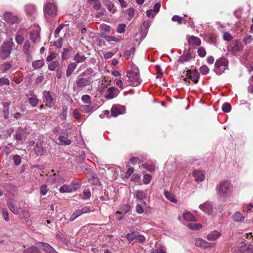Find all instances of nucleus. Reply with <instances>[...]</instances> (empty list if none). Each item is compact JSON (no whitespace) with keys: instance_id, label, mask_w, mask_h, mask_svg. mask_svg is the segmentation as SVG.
Segmentation results:
<instances>
[{"instance_id":"obj_1","label":"nucleus","mask_w":253,"mask_h":253,"mask_svg":"<svg viewBox=\"0 0 253 253\" xmlns=\"http://www.w3.org/2000/svg\"><path fill=\"white\" fill-rule=\"evenodd\" d=\"M216 191L218 197L225 200L232 195L233 191V186L230 181L223 180L216 186Z\"/></svg>"},{"instance_id":"obj_2","label":"nucleus","mask_w":253,"mask_h":253,"mask_svg":"<svg viewBox=\"0 0 253 253\" xmlns=\"http://www.w3.org/2000/svg\"><path fill=\"white\" fill-rule=\"evenodd\" d=\"M14 45L12 39L4 41L0 47V58L2 60L6 59L10 56Z\"/></svg>"},{"instance_id":"obj_3","label":"nucleus","mask_w":253,"mask_h":253,"mask_svg":"<svg viewBox=\"0 0 253 253\" xmlns=\"http://www.w3.org/2000/svg\"><path fill=\"white\" fill-rule=\"evenodd\" d=\"M228 64L229 61L226 58H219L215 62L213 71L216 75H220L228 69Z\"/></svg>"},{"instance_id":"obj_4","label":"nucleus","mask_w":253,"mask_h":253,"mask_svg":"<svg viewBox=\"0 0 253 253\" xmlns=\"http://www.w3.org/2000/svg\"><path fill=\"white\" fill-rule=\"evenodd\" d=\"M44 14L45 16L48 15L51 17H54L57 15V7L54 0H46L43 7Z\"/></svg>"},{"instance_id":"obj_5","label":"nucleus","mask_w":253,"mask_h":253,"mask_svg":"<svg viewBox=\"0 0 253 253\" xmlns=\"http://www.w3.org/2000/svg\"><path fill=\"white\" fill-rule=\"evenodd\" d=\"M126 76L128 78L127 82L130 84V85L136 86L139 85L141 83L138 69H136L134 71H127Z\"/></svg>"},{"instance_id":"obj_6","label":"nucleus","mask_w":253,"mask_h":253,"mask_svg":"<svg viewBox=\"0 0 253 253\" xmlns=\"http://www.w3.org/2000/svg\"><path fill=\"white\" fill-rule=\"evenodd\" d=\"M34 50L33 46L29 40L24 41L22 46V52L25 55L28 62H30L32 59V53Z\"/></svg>"},{"instance_id":"obj_7","label":"nucleus","mask_w":253,"mask_h":253,"mask_svg":"<svg viewBox=\"0 0 253 253\" xmlns=\"http://www.w3.org/2000/svg\"><path fill=\"white\" fill-rule=\"evenodd\" d=\"M42 94L43 101L45 102L46 106L49 108L53 107L56 101L54 94L45 90L42 92Z\"/></svg>"},{"instance_id":"obj_8","label":"nucleus","mask_w":253,"mask_h":253,"mask_svg":"<svg viewBox=\"0 0 253 253\" xmlns=\"http://www.w3.org/2000/svg\"><path fill=\"white\" fill-rule=\"evenodd\" d=\"M186 77L183 79V81L186 83L190 84V80H191L194 84H197L198 82L200 74L198 71L195 70L191 71L188 70L186 72Z\"/></svg>"},{"instance_id":"obj_9","label":"nucleus","mask_w":253,"mask_h":253,"mask_svg":"<svg viewBox=\"0 0 253 253\" xmlns=\"http://www.w3.org/2000/svg\"><path fill=\"white\" fill-rule=\"evenodd\" d=\"M83 172L85 173L89 183L93 185H97L99 183V181L96 174L90 168H85Z\"/></svg>"},{"instance_id":"obj_10","label":"nucleus","mask_w":253,"mask_h":253,"mask_svg":"<svg viewBox=\"0 0 253 253\" xmlns=\"http://www.w3.org/2000/svg\"><path fill=\"white\" fill-rule=\"evenodd\" d=\"M46 148V144L43 141L39 139L34 149V152L38 156H41L45 154Z\"/></svg>"},{"instance_id":"obj_11","label":"nucleus","mask_w":253,"mask_h":253,"mask_svg":"<svg viewBox=\"0 0 253 253\" xmlns=\"http://www.w3.org/2000/svg\"><path fill=\"white\" fill-rule=\"evenodd\" d=\"M29 133L30 132L28 131L27 128L19 127L16 129L14 137L17 140H23L26 138Z\"/></svg>"},{"instance_id":"obj_12","label":"nucleus","mask_w":253,"mask_h":253,"mask_svg":"<svg viewBox=\"0 0 253 253\" xmlns=\"http://www.w3.org/2000/svg\"><path fill=\"white\" fill-rule=\"evenodd\" d=\"M91 83V77H88L84 78V77L80 75L76 81V84L78 87H83L87 85H89Z\"/></svg>"},{"instance_id":"obj_13","label":"nucleus","mask_w":253,"mask_h":253,"mask_svg":"<svg viewBox=\"0 0 253 253\" xmlns=\"http://www.w3.org/2000/svg\"><path fill=\"white\" fill-rule=\"evenodd\" d=\"M111 112L112 116L116 117L126 112V107L120 105H114L111 108Z\"/></svg>"},{"instance_id":"obj_14","label":"nucleus","mask_w":253,"mask_h":253,"mask_svg":"<svg viewBox=\"0 0 253 253\" xmlns=\"http://www.w3.org/2000/svg\"><path fill=\"white\" fill-rule=\"evenodd\" d=\"M7 206L10 211L15 214H18L19 212V208L15 204V202L13 198H9L7 201Z\"/></svg>"},{"instance_id":"obj_15","label":"nucleus","mask_w":253,"mask_h":253,"mask_svg":"<svg viewBox=\"0 0 253 253\" xmlns=\"http://www.w3.org/2000/svg\"><path fill=\"white\" fill-rule=\"evenodd\" d=\"M35 29L30 33V36L31 40L34 42H38L40 41V28L38 26H35Z\"/></svg>"},{"instance_id":"obj_16","label":"nucleus","mask_w":253,"mask_h":253,"mask_svg":"<svg viewBox=\"0 0 253 253\" xmlns=\"http://www.w3.org/2000/svg\"><path fill=\"white\" fill-rule=\"evenodd\" d=\"M106 91L107 94L106 95L105 97L108 99H113L116 97L119 92L117 88L113 86L108 88Z\"/></svg>"},{"instance_id":"obj_17","label":"nucleus","mask_w":253,"mask_h":253,"mask_svg":"<svg viewBox=\"0 0 253 253\" xmlns=\"http://www.w3.org/2000/svg\"><path fill=\"white\" fill-rule=\"evenodd\" d=\"M4 20L10 24H14L18 22V17L16 15H13L10 12H6L4 15Z\"/></svg>"},{"instance_id":"obj_18","label":"nucleus","mask_w":253,"mask_h":253,"mask_svg":"<svg viewBox=\"0 0 253 253\" xmlns=\"http://www.w3.org/2000/svg\"><path fill=\"white\" fill-rule=\"evenodd\" d=\"M199 208L204 212L210 214L212 211V205L210 202L207 201L199 206Z\"/></svg>"},{"instance_id":"obj_19","label":"nucleus","mask_w":253,"mask_h":253,"mask_svg":"<svg viewBox=\"0 0 253 253\" xmlns=\"http://www.w3.org/2000/svg\"><path fill=\"white\" fill-rule=\"evenodd\" d=\"M195 244L197 247H203L205 248H211L212 246V244L209 243L201 238L196 239Z\"/></svg>"},{"instance_id":"obj_20","label":"nucleus","mask_w":253,"mask_h":253,"mask_svg":"<svg viewBox=\"0 0 253 253\" xmlns=\"http://www.w3.org/2000/svg\"><path fill=\"white\" fill-rule=\"evenodd\" d=\"M193 175L197 182L203 181L205 179V175L201 170H195L193 172Z\"/></svg>"},{"instance_id":"obj_21","label":"nucleus","mask_w":253,"mask_h":253,"mask_svg":"<svg viewBox=\"0 0 253 253\" xmlns=\"http://www.w3.org/2000/svg\"><path fill=\"white\" fill-rule=\"evenodd\" d=\"M239 252L241 253H253V245L245 244L240 247Z\"/></svg>"},{"instance_id":"obj_22","label":"nucleus","mask_w":253,"mask_h":253,"mask_svg":"<svg viewBox=\"0 0 253 253\" xmlns=\"http://www.w3.org/2000/svg\"><path fill=\"white\" fill-rule=\"evenodd\" d=\"M221 236V233L217 231L213 230L207 235V239L209 241H214L217 239Z\"/></svg>"},{"instance_id":"obj_23","label":"nucleus","mask_w":253,"mask_h":253,"mask_svg":"<svg viewBox=\"0 0 253 253\" xmlns=\"http://www.w3.org/2000/svg\"><path fill=\"white\" fill-rule=\"evenodd\" d=\"M232 219L237 222H241L244 221L245 216L241 212L236 211L232 216Z\"/></svg>"},{"instance_id":"obj_24","label":"nucleus","mask_w":253,"mask_h":253,"mask_svg":"<svg viewBox=\"0 0 253 253\" xmlns=\"http://www.w3.org/2000/svg\"><path fill=\"white\" fill-rule=\"evenodd\" d=\"M188 43L190 45H200L201 44L200 39L195 36H191L187 38Z\"/></svg>"},{"instance_id":"obj_25","label":"nucleus","mask_w":253,"mask_h":253,"mask_svg":"<svg viewBox=\"0 0 253 253\" xmlns=\"http://www.w3.org/2000/svg\"><path fill=\"white\" fill-rule=\"evenodd\" d=\"M243 49L242 42L239 40H236L235 44L231 48V51L233 52L241 51Z\"/></svg>"},{"instance_id":"obj_26","label":"nucleus","mask_w":253,"mask_h":253,"mask_svg":"<svg viewBox=\"0 0 253 253\" xmlns=\"http://www.w3.org/2000/svg\"><path fill=\"white\" fill-rule=\"evenodd\" d=\"M58 139L59 141L58 144L61 145H69L71 143L70 139L64 136H59Z\"/></svg>"},{"instance_id":"obj_27","label":"nucleus","mask_w":253,"mask_h":253,"mask_svg":"<svg viewBox=\"0 0 253 253\" xmlns=\"http://www.w3.org/2000/svg\"><path fill=\"white\" fill-rule=\"evenodd\" d=\"M42 246V249L47 253H57V252L48 244L41 243Z\"/></svg>"},{"instance_id":"obj_28","label":"nucleus","mask_w":253,"mask_h":253,"mask_svg":"<svg viewBox=\"0 0 253 253\" xmlns=\"http://www.w3.org/2000/svg\"><path fill=\"white\" fill-rule=\"evenodd\" d=\"M77 66L76 63L72 62L69 64L66 70V76L69 77L73 73Z\"/></svg>"},{"instance_id":"obj_29","label":"nucleus","mask_w":253,"mask_h":253,"mask_svg":"<svg viewBox=\"0 0 253 253\" xmlns=\"http://www.w3.org/2000/svg\"><path fill=\"white\" fill-rule=\"evenodd\" d=\"M164 195L165 197L172 203H176L177 202V199L173 194L170 193L166 190H164Z\"/></svg>"},{"instance_id":"obj_30","label":"nucleus","mask_w":253,"mask_h":253,"mask_svg":"<svg viewBox=\"0 0 253 253\" xmlns=\"http://www.w3.org/2000/svg\"><path fill=\"white\" fill-rule=\"evenodd\" d=\"M191 58L192 56L190 53H187L186 54H183L182 55L180 56L178 62L183 64L184 62L189 61Z\"/></svg>"},{"instance_id":"obj_31","label":"nucleus","mask_w":253,"mask_h":253,"mask_svg":"<svg viewBox=\"0 0 253 253\" xmlns=\"http://www.w3.org/2000/svg\"><path fill=\"white\" fill-rule=\"evenodd\" d=\"M44 65L43 59L37 60L32 62V67L34 69L41 68Z\"/></svg>"},{"instance_id":"obj_32","label":"nucleus","mask_w":253,"mask_h":253,"mask_svg":"<svg viewBox=\"0 0 253 253\" xmlns=\"http://www.w3.org/2000/svg\"><path fill=\"white\" fill-rule=\"evenodd\" d=\"M80 110L83 113H89L93 111V107L90 105H83L81 106Z\"/></svg>"},{"instance_id":"obj_33","label":"nucleus","mask_w":253,"mask_h":253,"mask_svg":"<svg viewBox=\"0 0 253 253\" xmlns=\"http://www.w3.org/2000/svg\"><path fill=\"white\" fill-rule=\"evenodd\" d=\"M86 58L84 55L79 54L78 53H77L74 57V60L76 61L75 63H81L84 62Z\"/></svg>"},{"instance_id":"obj_34","label":"nucleus","mask_w":253,"mask_h":253,"mask_svg":"<svg viewBox=\"0 0 253 253\" xmlns=\"http://www.w3.org/2000/svg\"><path fill=\"white\" fill-rule=\"evenodd\" d=\"M115 82L116 84L122 90L124 89V87L130 85V84L127 82H126L123 84V80L121 79H116Z\"/></svg>"},{"instance_id":"obj_35","label":"nucleus","mask_w":253,"mask_h":253,"mask_svg":"<svg viewBox=\"0 0 253 253\" xmlns=\"http://www.w3.org/2000/svg\"><path fill=\"white\" fill-rule=\"evenodd\" d=\"M70 185H63L59 189V192L62 193H71L73 192Z\"/></svg>"},{"instance_id":"obj_36","label":"nucleus","mask_w":253,"mask_h":253,"mask_svg":"<svg viewBox=\"0 0 253 253\" xmlns=\"http://www.w3.org/2000/svg\"><path fill=\"white\" fill-rule=\"evenodd\" d=\"M183 216L185 220L191 221H196L195 217L190 212H185Z\"/></svg>"},{"instance_id":"obj_37","label":"nucleus","mask_w":253,"mask_h":253,"mask_svg":"<svg viewBox=\"0 0 253 253\" xmlns=\"http://www.w3.org/2000/svg\"><path fill=\"white\" fill-rule=\"evenodd\" d=\"M35 10L36 7L33 4H28L25 6V11L28 14H33Z\"/></svg>"},{"instance_id":"obj_38","label":"nucleus","mask_w":253,"mask_h":253,"mask_svg":"<svg viewBox=\"0 0 253 253\" xmlns=\"http://www.w3.org/2000/svg\"><path fill=\"white\" fill-rule=\"evenodd\" d=\"M59 62L58 61H53L51 62L48 66V69L50 71H54L57 67L59 66Z\"/></svg>"},{"instance_id":"obj_39","label":"nucleus","mask_w":253,"mask_h":253,"mask_svg":"<svg viewBox=\"0 0 253 253\" xmlns=\"http://www.w3.org/2000/svg\"><path fill=\"white\" fill-rule=\"evenodd\" d=\"M12 67V65L9 62H5L1 65L0 67L2 73L6 72L8 70Z\"/></svg>"},{"instance_id":"obj_40","label":"nucleus","mask_w":253,"mask_h":253,"mask_svg":"<svg viewBox=\"0 0 253 253\" xmlns=\"http://www.w3.org/2000/svg\"><path fill=\"white\" fill-rule=\"evenodd\" d=\"M29 104L32 106V107H36L38 103L39 100L37 98L36 96H32L31 97H29L28 98Z\"/></svg>"},{"instance_id":"obj_41","label":"nucleus","mask_w":253,"mask_h":253,"mask_svg":"<svg viewBox=\"0 0 253 253\" xmlns=\"http://www.w3.org/2000/svg\"><path fill=\"white\" fill-rule=\"evenodd\" d=\"M188 227L192 230H198L202 228V225L199 223H191L188 224Z\"/></svg>"},{"instance_id":"obj_42","label":"nucleus","mask_w":253,"mask_h":253,"mask_svg":"<svg viewBox=\"0 0 253 253\" xmlns=\"http://www.w3.org/2000/svg\"><path fill=\"white\" fill-rule=\"evenodd\" d=\"M137 235V232H132L130 233H127L126 235V238L128 241L130 243L134 239H136V236Z\"/></svg>"},{"instance_id":"obj_43","label":"nucleus","mask_w":253,"mask_h":253,"mask_svg":"<svg viewBox=\"0 0 253 253\" xmlns=\"http://www.w3.org/2000/svg\"><path fill=\"white\" fill-rule=\"evenodd\" d=\"M81 183L77 180H73L70 184L72 189H73V191H75L78 189L81 186Z\"/></svg>"},{"instance_id":"obj_44","label":"nucleus","mask_w":253,"mask_h":253,"mask_svg":"<svg viewBox=\"0 0 253 253\" xmlns=\"http://www.w3.org/2000/svg\"><path fill=\"white\" fill-rule=\"evenodd\" d=\"M15 41L17 44L21 45L24 42V38L23 36L20 34H17L15 38Z\"/></svg>"},{"instance_id":"obj_45","label":"nucleus","mask_w":253,"mask_h":253,"mask_svg":"<svg viewBox=\"0 0 253 253\" xmlns=\"http://www.w3.org/2000/svg\"><path fill=\"white\" fill-rule=\"evenodd\" d=\"M222 110L224 112L228 113L231 110V106L229 103H224L222 105Z\"/></svg>"},{"instance_id":"obj_46","label":"nucleus","mask_w":253,"mask_h":253,"mask_svg":"<svg viewBox=\"0 0 253 253\" xmlns=\"http://www.w3.org/2000/svg\"><path fill=\"white\" fill-rule=\"evenodd\" d=\"M136 197L138 199L143 200L146 197V194L143 191H137Z\"/></svg>"},{"instance_id":"obj_47","label":"nucleus","mask_w":253,"mask_h":253,"mask_svg":"<svg viewBox=\"0 0 253 253\" xmlns=\"http://www.w3.org/2000/svg\"><path fill=\"white\" fill-rule=\"evenodd\" d=\"M143 167L147 169L149 171L152 172L155 169V166L154 164H144L142 165Z\"/></svg>"},{"instance_id":"obj_48","label":"nucleus","mask_w":253,"mask_h":253,"mask_svg":"<svg viewBox=\"0 0 253 253\" xmlns=\"http://www.w3.org/2000/svg\"><path fill=\"white\" fill-rule=\"evenodd\" d=\"M94 72V71L91 68H88L85 71H84V72H83L81 76H82L83 77H90V75L93 74Z\"/></svg>"},{"instance_id":"obj_49","label":"nucleus","mask_w":253,"mask_h":253,"mask_svg":"<svg viewBox=\"0 0 253 253\" xmlns=\"http://www.w3.org/2000/svg\"><path fill=\"white\" fill-rule=\"evenodd\" d=\"M210 69L206 65H203L200 68V73L203 75H206L209 73Z\"/></svg>"},{"instance_id":"obj_50","label":"nucleus","mask_w":253,"mask_h":253,"mask_svg":"<svg viewBox=\"0 0 253 253\" xmlns=\"http://www.w3.org/2000/svg\"><path fill=\"white\" fill-rule=\"evenodd\" d=\"M152 179V176L149 174H145L143 176V182L145 184H149Z\"/></svg>"},{"instance_id":"obj_51","label":"nucleus","mask_w":253,"mask_h":253,"mask_svg":"<svg viewBox=\"0 0 253 253\" xmlns=\"http://www.w3.org/2000/svg\"><path fill=\"white\" fill-rule=\"evenodd\" d=\"M81 212L78 210H76L71 215L70 218V221H73L81 215Z\"/></svg>"},{"instance_id":"obj_52","label":"nucleus","mask_w":253,"mask_h":253,"mask_svg":"<svg viewBox=\"0 0 253 253\" xmlns=\"http://www.w3.org/2000/svg\"><path fill=\"white\" fill-rule=\"evenodd\" d=\"M105 5L107 7L108 10L109 11H110L112 10L113 9L114 7V4L113 3V2H112L111 1L109 0H106L105 2Z\"/></svg>"},{"instance_id":"obj_53","label":"nucleus","mask_w":253,"mask_h":253,"mask_svg":"<svg viewBox=\"0 0 253 253\" xmlns=\"http://www.w3.org/2000/svg\"><path fill=\"white\" fill-rule=\"evenodd\" d=\"M126 26L125 24H119L117 28V32L120 34L123 33L124 32Z\"/></svg>"},{"instance_id":"obj_54","label":"nucleus","mask_w":253,"mask_h":253,"mask_svg":"<svg viewBox=\"0 0 253 253\" xmlns=\"http://www.w3.org/2000/svg\"><path fill=\"white\" fill-rule=\"evenodd\" d=\"M82 101L84 103L90 104L91 103V97L88 95H84L82 97Z\"/></svg>"},{"instance_id":"obj_55","label":"nucleus","mask_w":253,"mask_h":253,"mask_svg":"<svg viewBox=\"0 0 253 253\" xmlns=\"http://www.w3.org/2000/svg\"><path fill=\"white\" fill-rule=\"evenodd\" d=\"M1 212H2V217H3V219L5 221H8L9 219V216H8V211H7V210L4 208H3L1 210Z\"/></svg>"},{"instance_id":"obj_56","label":"nucleus","mask_w":253,"mask_h":253,"mask_svg":"<svg viewBox=\"0 0 253 253\" xmlns=\"http://www.w3.org/2000/svg\"><path fill=\"white\" fill-rule=\"evenodd\" d=\"M136 239L140 243H144L146 240L145 237L143 235L140 234L138 232H137V235L136 236Z\"/></svg>"},{"instance_id":"obj_57","label":"nucleus","mask_w":253,"mask_h":253,"mask_svg":"<svg viewBox=\"0 0 253 253\" xmlns=\"http://www.w3.org/2000/svg\"><path fill=\"white\" fill-rule=\"evenodd\" d=\"M253 41V38L251 35H247L243 39V42L245 44L251 43Z\"/></svg>"},{"instance_id":"obj_58","label":"nucleus","mask_w":253,"mask_h":253,"mask_svg":"<svg viewBox=\"0 0 253 253\" xmlns=\"http://www.w3.org/2000/svg\"><path fill=\"white\" fill-rule=\"evenodd\" d=\"M10 82L7 78L2 77L0 78V86L4 85H9Z\"/></svg>"},{"instance_id":"obj_59","label":"nucleus","mask_w":253,"mask_h":253,"mask_svg":"<svg viewBox=\"0 0 253 253\" xmlns=\"http://www.w3.org/2000/svg\"><path fill=\"white\" fill-rule=\"evenodd\" d=\"M57 54L54 52H51L46 58V61L48 62H52L56 58Z\"/></svg>"},{"instance_id":"obj_60","label":"nucleus","mask_w":253,"mask_h":253,"mask_svg":"<svg viewBox=\"0 0 253 253\" xmlns=\"http://www.w3.org/2000/svg\"><path fill=\"white\" fill-rule=\"evenodd\" d=\"M198 54L201 57H204L206 55V51L203 47H200L198 50Z\"/></svg>"},{"instance_id":"obj_61","label":"nucleus","mask_w":253,"mask_h":253,"mask_svg":"<svg viewBox=\"0 0 253 253\" xmlns=\"http://www.w3.org/2000/svg\"><path fill=\"white\" fill-rule=\"evenodd\" d=\"M63 50L62 52V58L63 60H66L69 57L68 55L69 49L67 48H63Z\"/></svg>"},{"instance_id":"obj_62","label":"nucleus","mask_w":253,"mask_h":253,"mask_svg":"<svg viewBox=\"0 0 253 253\" xmlns=\"http://www.w3.org/2000/svg\"><path fill=\"white\" fill-rule=\"evenodd\" d=\"M13 160L14 161V164L16 166H18L21 162L20 156L17 155L13 156Z\"/></svg>"},{"instance_id":"obj_63","label":"nucleus","mask_w":253,"mask_h":253,"mask_svg":"<svg viewBox=\"0 0 253 253\" xmlns=\"http://www.w3.org/2000/svg\"><path fill=\"white\" fill-rule=\"evenodd\" d=\"M129 18H132L134 15V9L133 8H129L126 11Z\"/></svg>"},{"instance_id":"obj_64","label":"nucleus","mask_w":253,"mask_h":253,"mask_svg":"<svg viewBox=\"0 0 253 253\" xmlns=\"http://www.w3.org/2000/svg\"><path fill=\"white\" fill-rule=\"evenodd\" d=\"M28 253H41L38 248L33 246L28 250Z\"/></svg>"}]
</instances>
